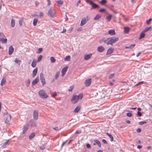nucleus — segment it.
<instances>
[{"label":"nucleus","instance_id":"obj_14","mask_svg":"<svg viewBox=\"0 0 152 152\" xmlns=\"http://www.w3.org/2000/svg\"><path fill=\"white\" fill-rule=\"evenodd\" d=\"M9 140H8L7 141L5 142L2 145V148H5L7 147V146L9 145Z\"/></svg>","mask_w":152,"mask_h":152},{"label":"nucleus","instance_id":"obj_62","mask_svg":"<svg viewBox=\"0 0 152 152\" xmlns=\"http://www.w3.org/2000/svg\"><path fill=\"white\" fill-rule=\"evenodd\" d=\"M43 15V13L42 12H39V16L40 17H41Z\"/></svg>","mask_w":152,"mask_h":152},{"label":"nucleus","instance_id":"obj_25","mask_svg":"<svg viewBox=\"0 0 152 152\" xmlns=\"http://www.w3.org/2000/svg\"><path fill=\"white\" fill-rule=\"evenodd\" d=\"M106 134L110 138V141H111L112 142L113 141V137L111 134H110L108 133H107Z\"/></svg>","mask_w":152,"mask_h":152},{"label":"nucleus","instance_id":"obj_12","mask_svg":"<svg viewBox=\"0 0 152 152\" xmlns=\"http://www.w3.org/2000/svg\"><path fill=\"white\" fill-rule=\"evenodd\" d=\"M39 81V78L38 77H36L34 80L32 82V85L34 86L37 84Z\"/></svg>","mask_w":152,"mask_h":152},{"label":"nucleus","instance_id":"obj_55","mask_svg":"<svg viewBox=\"0 0 152 152\" xmlns=\"http://www.w3.org/2000/svg\"><path fill=\"white\" fill-rule=\"evenodd\" d=\"M137 114L139 117H141L142 116V113L140 111L137 112Z\"/></svg>","mask_w":152,"mask_h":152},{"label":"nucleus","instance_id":"obj_16","mask_svg":"<svg viewBox=\"0 0 152 152\" xmlns=\"http://www.w3.org/2000/svg\"><path fill=\"white\" fill-rule=\"evenodd\" d=\"M108 33L109 34L112 36L114 35L115 34V30L114 29H113L109 30L108 31Z\"/></svg>","mask_w":152,"mask_h":152},{"label":"nucleus","instance_id":"obj_1","mask_svg":"<svg viewBox=\"0 0 152 152\" xmlns=\"http://www.w3.org/2000/svg\"><path fill=\"white\" fill-rule=\"evenodd\" d=\"M83 94H80L78 95H73L71 99V101L73 104H75L78 102L79 99H81L83 97Z\"/></svg>","mask_w":152,"mask_h":152},{"label":"nucleus","instance_id":"obj_41","mask_svg":"<svg viewBox=\"0 0 152 152\" xmlns=\"http://www.w3.org/2000/svg\"><path fill=\"white\" fill-rule=\"evenodd\" d=\"M74 87V86L73 85L70 86L68 89V91H72V90L73 89Z\"/></svg>","mask_w":152,"mask_h":152},{"label":"nucleus","instance_id":"obj_49","mask_svg":"<svg viewBox=\"0 0 152 152\" xmlns=\"http://www.w3.org/2000/svg\"><path fill=\"white\" fill-rule=\"evenodd\" d=\"M40 148L41 150H43L45 149V146L44 145H42L40 147Z\"/></svg>","mask_w":152,"mask_h":152},{"label":"nucleus","instance_id":"obj_34","mask_svg":"<svg viewBox=\"0 0 152 152\" xmlns=\"http://www.w3.org/2000/svg\"><path fill=\"white\" fill-rule=\"evenodd\" d=\"M60 74V72H58L56 73V74L55 75V79L56 80L57 79L59 76Z\"/></svg>","mask_w":152,"mask_h":152},{"label":"nucleus","instance_id":"obj_56","mask_svg":"<svg viewBox=\"0 0 152 152\" xmlns=\"http://www.w3.org/2000/svg\"><path fill=\"white\" fill-rule=\"evenodd\" d=\"M114 74H110L109 76V78H113L114 76Z\"/></svg>","mask_w":152,"mask_h":152},{"label":"nucleus","instance_id":"obj_44","mask_svg":"<svg viewBox=\"0 0 152 152\" xmlns=\"http://www.w3.org/2000/svg\"><path fill=\"white\" fill-rule=\"evenodd\" d=\"M147 123V122L146 121H140L139 122V124L140 125H142L144 124H146Z\"/></svg>","mask_w":152,"mask_h":152},{"label":"nucleus","instance_id":"obj_20","mask_svg":"<svg viewBox=\"0 0 152 152\" xmlns=\"http://www.w3.org/2000/svg\"><path fill=\"white\" fill-rule=\"evenodd\" d=\"M28 128L27 126H24L23 128V134L25 133L28 130Z\"/></svg>","mask_w":152,"mask_h":152},{"label":"nucleus","instance_id":"obj_27","mask_svg":"<svg viewBox=\"0 0 152 152\" xmlns=\"http://www.w3.org/2000/svg\"><path fill=\"white\" fill-rule=\"evenodd\" d=\"M145 33L144 31H142L140 34V36L139 38V39H141L144 38L145 36Z\"/></svg>","mask_w":152,"mask_h":152},{"label":"nucleus","instance_id":"obj_43","mask_svg":"<svg viewBox=\"0 0 152 152\" xmlns=\"http://www.w3.org/2000/svg\"><path fill=\"white\" fill-rule=\"evenodd\" d=\"M59 5H61L63 3V1L61 0H59L57 1Z\"/></svg>","mask_w":152,"mask_h":152},{"label":"nucleus","instance_id":"obj_39","mask_svg":"<svg viewBox=\"0 0 152 152\" xmlns=\"http://www.w3.org/2000/svg\"><path fill=\"white\" fill-rule=\"evenodd\" d=\"M30 83V79H28L26 82V86L27 87L28 86H29Z\"/></svg>","mask_w":152,"mask_h":152},{"label":"nucleus","instance_id":"obj_50","mask_svg":"<svg viewBox=\"0 0 152 152\" xmlns=\"http://www.w3.org/2000/svg\"><path fill=\"white\" fill-rule=\"evenodd\" d=\"M23 20H19V24L20 26H21L23 25Z\"/></svg>","mask_w":152,"mask_h":152},{"label":"nucleus","instance_id":"obj_47","mask_svg":"<svg viewBox=\"0 0 152 152\" xmlns=\"http://www.w3.org/2000/svg\"><path fill=\"white\" fill-rule=\"evenodd\" d=\"M144 83V81H141V82H139L135 85V86H138L140 85L143 84Z\"/></svg>","mask_w":152,"mask_h":152},{"label":"nucleus","instance_id":"obj_8","mask_svg":"<svg viewBox=\"0 0 152 152\" xmlns=\"http://www.w3.org/2000/svg\"><path fill=\"white\" fill-rule=\"evenodd\" d=\"M90 5L92 6L91 8V10L99 7V6L97 4L94 3L93 1L91 2L90 3Z\"/></svg>","mask_w":152,"mask_h":152},{"label":"nucleus","instance_id":"obj_24","mask_svg":"<svg viewBox=\"0 0 152 152\" xmlns=\"http://www.w3.org/2000/svg\"><path fill=\"white\" fill-rule=\"evenodd\" d=\"M15 20L14 19L12 18L11 19V26L12 27H14L15 26Z\"/></svg>","mask_w":152,"mask_h":152},{"label":"nucleus","instance_id":"obj_36","mask_svg":"<svg viewBox=\"0 0 152 152\" xmlns=\"http://www.w3.org/2000/svg\"><path fill=\"white\" fill-rule=\"evenodd\" d=\"M151 26H150L149 27H146V28H145L144 30L143 31H144V32H147L151 28Z\"/></svg>","mask_w":152,"mask_h":152},{"label":"nucleus","instance_id":"obj_37","mask_svg":"<svg viewBox=\"0 0 152 152\" xmlns=\"http://www.w3.org/2000/svg\"><path fill=\"white\" fill-rule=\"evenodd\" d=\"M43 49L42 48H39L38 49V50L36 52L37 53H39L42 52Z\"/></svg>","mask_w":152,"mask_h":152},{"label":"nucleus","instance_id":"obj_2","mask_svg":"<svg viewBox=\"0 0 152 152\" xmlns=\"http://www.w3.org/2000/svg\"><path fill=\"white\" fill-rule=\"evenodd\" d=\"M119 38L115 36L108 38L107 39H108L109 40L107 43L109 45H112L113 44L117 42L119 40Z\"/></svg>","mask_w":152,"mask_h":152},{"label":"nucleus","instance_id":"obj_57","mask_svg":"<svg viewBox=\"0 0 152 152\" xmlns=\"http://www.w3.org/2000/svg\"><path fill=\"white\" fill-rule=\"evenodd\" d=\"M53 129L57 131H58L59 130L58 127H55L53 128Z\"/></svg>","mask_w":152,"mask_h":152},{"label":"nucleus","instance_id":"obj_28","mask_svg":"<svg viewBox=\"0 0 152 152\" xmlns=\"http://www.w3.org/2000/svg\"><path fill=\"white\" fill-rule=\"evenodd\" d=\"M94 142H95L96 144L98 146L100 147H101V144L100 143V142L97 140H94Z\"/></svg>","mask_w":152,"mask_h":152},{"label":"nucleus","instance_id":"obj_46","mask_svg":"<svg viewBox=\"0 0 152 152\" xmlns=\"http://www.w3.org/2000/svg\"><path fill=\"white\" fill-rule=\"evenodd\" d=\"M41 80L42 83V84L43 86L46 84V82L45 81V79L42 80Z\"/></svg>","mask_w":152,"mask_h":152},{"label":"nucleus","instance_id":"obj_5","mask_svg":"<svg viewBox=\"0 0 152 152\" xmlns=\"http://www.w3.org/2000/svg\"><path fill=\"white\" fill-rule=\"evenodd\" d=\"M4 118L5 123H8L11 120V116L10 114L7 113L6 114L4 115Z\"/></svg>","mask_w":152,"mask_h":152},{"label":"nucleus","instance_id":"obj_54","mask_svg":"<svg viewBox=\"0 0 152 152\" xmlns=\"http://www.w3.org/2000/svg\"><path fill=\"white\" fill-rule=\"evenodd\" d=\"M86 146L87 148L89 149L91 148V146L90 144L87 143L86 144Z\"/></svg>","mask_w":152,"mask_h":152},{"label":"nucleus","instance_id":"obj_29","mask_svg":"<svg viewBox=\"0 0 152 152\" xmlns=\"http://www.w3.org/2000/svg\"><path fill=\"white\" fill-rule=\"evenodd\" d=\"M124 33H127L129 31V28L127 27H124Z\"/></svg>","mask_w":152,"mask_h":152},{"label":"nucleus","instance_id":"obj_7","mask_svg":"<svg viewBox=\"0 0 152 152\" xmlns=\"http://www.w3.org/2000/svg\"><path fill=\"white\" fill-rule=\"evenodd\" d=\"M29 124L32 127H34L37 126L36 121L34 120H31L29 122Z\"/></svg>","mask_w":152,"mask_h":152},{"label":"nucleus","instance_id":"obj_17","mask_svg":"<svg viewBox=\"0 0 152 152\" xmlns=\"http://www.w3.org/2000/svg\"><path fill=\"white\" fill-rule=\"evenodd\" d=\"M37 68L36 67L33 70L32 72V77H35L37 75Z\"/></svg>","mask_w":152,"mask_h":152},{"label":"nucleus","instance_id":"obj_58","mask_svg":"<svg viewBox=\"0 0 152 152\" xmlns=\"http://www.w3.org/2000/svg\"><path fill=\"white\" fill-rule=\"evenodd\" d=\"M102 142L105 144H107V142L106 140L104 139H103L102 140Z\"/></svg>","mask_w":152,"mask_h":152},{"label":"nucleus","instance_id":"obj_18","mask_svg":"<svg viewBox=\"0 0 152 152\" xmlns=\"http://www.w3.org/2000/svg\"><path fill=\"white\" fill-rule=\"evenodd\" d=\"M91 54H89L85 55L84 56V59L85 60H88L91 57Z\"/></svg>","mask_w":152,"mask_h":152},{"label":"nucleus","instance_id":"obj_52","mask_svg":"<svg viewBox=\"0 0 152 152\" xmlns=\"http://www.w3.org/2000/svg\"><path fill=\"white\" fill-rule=\"evenodd\" d=\"M126 115L129 117H131L132 115V114L131 113H128L126 114Z\"/></svg>","mask_w":152,"mask_h":152},{"label":"nucleus","instance_id":"obj_10","mask_svg":"<svg viewBox=\"0 0 152 152\" xmlns=\"http://www.w3.org/2000/svg\"><path fill=\"white\" fill-rule=\"evenodd\" d=\"M68 69V67L66 66L63 68L61 71L62 76H64L66 74V72L67 71Z\"/></svg>","mask_w":152,"mask_h":152},{"label":"nucleus","instance_id":"obj_33","mask_svg":"<svg viewBox=\"0 0 152 152\" xmlns=\"http://www.w3.org/2000/svg\"><path fill=\"white\" fill-rule=\"evenodd\" d=\"M37 65L36 62H34V60L31 63V65L33 67H35Z\"/></svg>","mask_w":152,"mask_h":152},{"label":"nucleus","instance_id":"obj_4","mask_svg":"<svg viewBox=\"0 0 152 152\" xmlns=\"http://www.w3.org/2000/svg\"><path fill=\"white\" fill-rule=\"evenodd\" d=\"M56 13L55 9L53 7H51L48 12V15L52 17H53Z\"/></svg>","mask_w":152,"mask_h":152},{"label":"nucleus","instance_id":"obj_48","mask_svg":"<svg viewBox=\"0 0 152 152\" xmlns=\"http://www.w3.org/2000/svg\"><path fill=\"white\" fill-rule=\"evenodd\" d=\"M106 2V0H102L101 1V3L102 5L105 4Z\"/></svg>","mask_w":152,"mask_h":152},{"label":"nucleus","instance_id":"obj_3","mask_svg":"<svg viewBox=\"0 0 152 152\" xmlns=\"http://www.w3.org/2000/svg\"><path fill=\"white\" fill-rule=\"evenodd\" d=\"M39 96L42 98L45 99L48 97L46 92L43 90H40L38 92Z\"/></svg>","mask_w":152,"mask_h":152},{"label":"nucleus","instance_id":"obj_6","mask_svg":"<svg viewBox=\"0 0 152 152\" xmlns=\"http://www.w3.org/2000/svg\"><path fill=\"white\" fill-rule=\"evenodd\" d=\"M92 80L91 78L87 79L85 82V85L86 86L88 87L90 86Z\"/></svg>","mask_w":152,"mask_h":152},{"label":"nucleus","instance_id":"obj_38","mask_svg":"<svg viewBox=\"0 0 152 152\" xmlns=\"http://www.w3.org/2000/svg\"><path fill=\"white\" fill-rule=\"evenodd\" d=\"M40 80L45 79V78H44L43 75V74L42 73H40Z\"/></svg>","mask_w":152,"mask_h":152},{"label":"nucleus","instance_id":"obj_11","mask_svg":"<svg viewBox=\"0 0 152 152\" xmlns=\"http://www.w3.org/2000/svg\"><path fill=\"white\" fill-rule=\"evenodd\" d=\"M14 51V49L12 46H10L9 48V55H12Z\"/></svg>","mask_w":152,"mask_h":152},{"label":"nucleus","instance_id":"obj_35","mask_svg":"<svg viewBox=\"0 0 152 152\" xmlns=\"http://www.w3.org/2000/svg\"><path fill=\"white\" fill-rule=\"evenodd\" d=\"M108 39H107V38L106 39H102L101 41L103 42L104 43H106L107 45H109V44H108Z\"/></svg>","mask_w":152,"mask_h":152},{"label":"nucleus","instance_id":"obj_23","mask_svg":"<svg viewBox=\"0 0 152 152\" xmlns=\"http://www.w3.org/2000/svg\"><path fill=\"white\" fill-rule=\"evenodd\" d=\"M35 133L34 132H33L31 133L29 136V139L30 140H31L35 136Z\"/></svg>","mask_w":152,"mask_h":152},{"label":"nucleus","instance_id":"obj_63","mask_svg":"<svg viewBox=\"0 0 152 152\" xmlns=\"http://www.w3.org/2000/svg\"><path fill=\"white\" fill-rule=\"evenodd\" d=\"M57 95V94L56 93V92H54L52 96V97H55V96H56Z\"/></svg>","mask_w":152,"mask_h":152},{"label":"nucleus","instance_id":"obj_64","mask_svg":"<svg viewBox=\"0 0 152 152\" xmlns=\"http://www.w3.org/2000/svg\"><path fill=\"white\" fill-rule=\"evenodd\" d=\"M81 133V131H80L77 130L75 132V133L76 134H80Z\"/></svg>","mask_w":152,"mask_h":152},{"label":"nucleus","instance_id":"obj_19","mask_svg":"<svg viewBox=\"0 0 152 152\" xmlns=\"http://www.w3.org/2000/svg\"><path fill=\"white\" fill-rule=\"evenodd\" d=\"M114 49L113 48H109L107 52V55H109L111 54V53H112Z\"/></svg>","mask_w":152,"mask_h":152},{"label":"nucleus","instance_id":"obj_42","mask_svg":"<svg viewBox=\"0 0 152 152\" xmlns=\"http://www.w3.org/2000/svg\"><path fill=\"white\" fill-rule=\"evenodd\" d=\"M50 60L52 63H54L56 61L55 59L53 57H51Z\"/></svg>","mask_w":152,"mask_h":152},{"label":"nucleus","instance_id":"obj_32","mask_svg":"<svg viewBox=\"0 0 152 152\" xmlns=\"http://www.w3.org/2000/svg\"><path fill=\"white\" fill-rule=\"evenodd\" d=\"M112 17V15H110L109 16H107L106 18V19L107 20L108 22H109L110 21L111 18Z\"/></svg>","mask_w":152,"mask_h":152},{"label":"nucleus","instance_id":"obj_45","mask_svg":"<svg viewBox=\"0 0 152 152\" xmlns=\"http://www.w3.org/2000/svg\"><path fill=\"white\" fill-rule=\"evenodd\" d=\"M70 56H66V58L64 60L65 61H68L70 60Z\"/></svg>","mask_w":152,"mask_h":152},{"label":"nucleus","instance_id":"obj_53","mask_svg":"<svg viewBox=\"0 0 152 152\" xmlns=\"http://www.w3.org/2000/svg\"><path fill=\"white\" fill-rule=\"evenodd\" d=\"M106 11V10L104 9H100L99 11V12H105Z\"/></svg>","mask_w":152,"mask_h":152},{"label":"nucleus","instance_id":"obj_51","mask_svg":"<svg viewBox=\"0 0 152 152\" xmlns=\"http://www.w3.org/2000/svg\"><path fill=\"white\" fill-rule=\"evenodd\" d=\"M152 20V18H150L148 20H147L146 21V23L147 24H149L150 23V22H151Z\"/></svg>","mask_w":152,"mask_h":152},{"label":"nucleus","instance_id":"obj_61","mask_svg":"<svg viewBox=\"0 0 152 152\" xmlns=\"http://www.w3.org/2000/svg\"><path fill=\"white\" fill-rule=\"evenodd\" d=\"M141 130L140 128H138L136 130V131L138 133L140 132H141Z\"/></svg>","mask_w":152,"mask_h":152},{"label":"nucleus","instance_id":"obj_31","mask_svg":"<svg viewBox=\"0 0 152 152\" xmlns=\"http://www.w3.org/2000/svg\"><path fill=\"white\" fill-rule=\"evenodd\" d=\"M38 22V19L36 18H35L34 19L33 21V25L34 26H35L37 25Z\"/></svg>","mask_w":152,"mask_h":152},{"label":"nucleus","instance_id":"obj_13","mask_svg":"<svg viewBox=\"0 0 152 152\" xmlns=\"http://www.w3.org/2000/svg\"><path fill=\"white\" fill-rule=\"evenodd\" d=\"M104 50V48L102 46H99L97 48V50L99 52H102Z\"/></svg>","mask_w":152,"mask_h":152},{"label":"nucleus","instance_id":"obj_30","mask_svg":"<svg viewBox=\"0 0 152 152\" xmlns=\"http://www.w3.org/2000/svg\"><path fill=\"white\" fill-rule=\"evenodd\" d=\"M0 41L3 43H6L7 42V39L0 38Z\"/></svg>","mask_w":152,"mask_h":152},{"label":"nucleus","instance_id":"obj_9","mask_svg":"<svg viewBox=\"0 0 152 152\" xmlns=\"http://www.w3.org/2000/svg\"><path fill=\"white\" fill-rule=\"evenodd\" d=\"M38 112L37 110H35L34 111L33 117L34 118L35 120H37L38 118Z\"/></svg>","mask_w":152,"mask_h":152},{"label":"nucleus","instance_id":"obj_40","mask_svg":"<svg viewBox=\"0 0 152 152\" xmlns=\"http://www.w3.org/2000/svg\"><path fill=\"white\" fill-rule=\"evenodd\" d=\"M42 55H40L38 57L37 60V62H39L42 60Z\"/></svg>","mask_w":152,"mask_h":152},{"label":"nucleus","instance_id":"obj_60","mask_svg":"<svg viewBox=\"0 0 152 152\" xmlns=\"http://www.w3.org/2000/svg\"><path fill=\"white\" fill-rule=\"evenodd\" d=\"M135 44H132L130 45V48H132L135 46Z\"/></svg>","mask_w":152,"mask_h":152},{"label":"nucleus","instance_id":"obj_26","mask_svg":"<svg viewBox=\"0 0 152 152\" xmlns=\"http://www.w3.org/2000/svg\"><path fill=\"white\" fill-rule=\"evenodd\" d=\"M101 17V16L100 14H97L94 18V20H99Z\"/></svg>","mask_w":152,"mask_h":152},{"label":"nucleus","instance_id":"obj_59","mask_svg":"<svg viewBox=\"0 0 152 152\" xmlns=\"http://www.w3.org/2000/svg\"><path fill=\"white\" fill-rule=\"evenodd\" d=\"M80 2H81V0H79L76 4V6L77 7L79 6V4L80 3Z\"/></svg>","mask_w":152,"mask_h":152},{"label":"nucleus","instance_id":"obj_21","mask_svg":"<svg viewBox=\"0 0 152 152\" xmlns=\"http://www.w3.org/2000/svg\"><path fill=\"white\" fill-rule=\"evenodd\" d=\"M86 23V19H82L80 23V26H83L85 25Z\"/></svg>","mask_w":152,"mask_h":152},{"label":"nucleus","instance_id":"obj_15","mask_svg":"<svg viewBox=\"0 0 152 152\" xmlns=\"http://www.w3.org/2000/svg\"><path fill=\"white\" fill-rule=\"evenodd\" d=\"M81 109V107L80 105H77L76 108L74 110L73 112L74 113L78 112Z\"/></svg>","mask_w":152,"mask_h":152},{"label":"nucleus","instance_id":"obj_22","mask_svg":"<svg viewBox=\"0 0 152 152\" xmlns=\"http://www.w3.org/2000/svg\"><path fill=\"white\" fill-rule=\"evenodd\" d=\"M6 82V79L5 77H3L1 82V85L3 86Z\"/></svg>","mask_w":152,"mask_h":152}]
</instances>
